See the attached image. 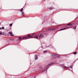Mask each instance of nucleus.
Segmentation results:
<instances>
[{"label": "nucleus", "instance_id": "f257e3e1", "mask_svg": "<svg viewBox=\"0 0 78 78\" xmlns=\"http://www.w3.org/2000/svg\"><path fill=\"white\" fill-rule=\"evenodd\" d=\"M44 36L43 34H41L40 35L39 37V38L41 39V38H43L44 37Z\"/></svg>", "mask_w": 78, "mask_h": 78}, {"label": "nucleus", "instance_id": "f03ea898", "mask_svg": "<svg viewBox=\"0 0 78 78\" xmlns=\"http://www.w3.org/2000/svg\"><path fill=\"white\" fill-rule=\"evenodd\" d=\"M68 28H69V27H65V28L60 29V31H62V30H66V29H67Z\"/></svg>", "mask_w": 78, "mask_h": 78}, {"label": "nucleus", "instance_id": "7ed1b4c3", "mask_svg": "<svg viewBox=\"0 0 78 78\" xmlns=\"http://www.w3.org/2000/svg\"><path fill=\"white\" fill-rule=\"evenodd\" d=\"M52 56H53V57H54V58H56V56H57V55L55 54H53Z\"/></svg>", "mask_w": 78, "mask_h": 78}, {"label": "nucleus", "instance_id": "20e7f679", "mask_svg": "<svg viewBox=\"0 0 78 78\" xmlns=\"http://www.w3.org/2000/svg\"><path fill=\"white\" fill-rule=\"evenodd\" d=\"M9 34H10V36H14V35H12V33L11 32H9Z\"/></svg>", "mask_w": 78, "mask_h": 78}, {"label": "nucleus", "instance_id": "39448f33", "mask_svg": "<svg viewBox=\"0 0 78 78\" xmlns=\"http://www.w3.org/2000/svg\"><path fill=\"white\" fill-rule=\"evenodd\" d=\"M37 59H38L37 55H36L35 56V60H37Z\"/></svg>", "mask_w": 78, "mask_h": 78}, {"label": "nucleus", "instance_id": "423d86ee", "mask_svg": "<svg viewBox=\"0 0 78 78\" xmlns=\"http://www.w3.org/2000/svg\"><path fill=\"white\" fill-rule=\"evenodd\" d=\"M62 68H63L64 69H69V68L67 67H66V66H62Z\"/></svg>", "mask_w": 78, "mask_h": 78}, {"label": "nucleus", "instance_id": "0eeeda50", "mask_svg": "<svg viewBox=\"0 0 78 78\" xmlns=\"http://www.w3.org/2000/svg\"><path fill=\"white\" fill-rule=\"evenodd\" d=\"M50 30H55L54 28L53 29H48L47 30V31H50Z\"/></svg>", "mask_w": 78, "mask_h": 78}, {"label": "nucleus", "instance_id": "6e6552de", "mask_svg": "<svg viewBox=\"0 0 78 78\" xmlns=\"http://www.w3.org/2000/svg\"><path fill=\"white\" fill-rule=\"evenodd\" d=\"M67 25L69 26H69H71V25H72V24L70 23Z\"/></svg>", "mask_w": 78, "mask_h": 78}, {"label": "nucleus", "instance_id": "1a4fd4ad", "mask_svg": "<svg viewBox=\"0 0 78 78\" xmlns=\"http://www.w3.org/2000/svg\"><path fill=\"white\" fill-rule=\"evenodd\" d=\"M23 10V8H22L20 10V12H22Z\"/></svg>", "mask_w": 78, "mask_h": 78}, {"label": "nucleus", "instance_id": "9d476101", "mask_svg": "<svg viewBox=\"0 0 78 78\" xmlns=\"http://www.w3.org/2000/svg\"><path fill=\"white\" fill-rule=\"evenodd\" d=\"M76 26L74 27H73V29H74V30H75L76 29Z\"/></svg>", "mask_w": 78, "mask_h": 78}, {"label": "nucleus", "instance_id": "9b49d317", "mask_svg": "<svg viewBox=\"0 0 78 78\" xmlns=\"http://www.w3.org/2000/svg\"><path fill=\"white\" fill-rule=\"evenodd\" d=\"M27 38L30 37V35H29L27 36L26 37Z\"/></svg>", "mask_w": 78, "mask_h": 78}, {"label": "nucleus", "instance_id": "f8f14e48", "mask_svg": "<svg viewBox=\"0 0 78 78\" xmlns=\"http://www.w3.org/2000/svg\"><path fill=\"white\" fill-rule=\"evenodd\" d=\"M39 69H42V66H40Z\"/></svg>", "mask_w": 78, "mask_h": 78}, {"label": "nucleus", "instance_id": "ddd939ff", "mask_svg": "<svg viewBox=\"0 0 78 78\" xmlns=\"http://www.w3.org/2000/svg\"><path fill=\"white\" fill-rule=\"evenodd\" d=\"M38 37H39V36H36L35 37V38L36 39H37V38H38Z\"/></svg>", "mask_w": 78, "mask_h": 78}, {"label": "nucleus", "instance_id": "4468645a", "mask_svg": "<svg viewBox=\"0 0 78 78\" xmlns=\"http://www.w3.org/2000/svg\"><path fill=\"white\" fill-rule=\"evenodd\" d=\"M49 9H53V7H50L49 8Z\"/></svg>", "mask_w": 78, "mask_h": 78}, {"label": "nucleus", "instance_id": "2eb2a0df", "mask_svg": "<svg viewBox=\"0 0 78 78\" xmlns=\"http://www.w3.org/2000/svg\"><path fill=\"white\" fill-rule=\"evenodd\" d=\"M59 56H60V55H57V56H56V57H57V58H59Z\"/></svg>", "mask_w": 78, "mask_h": 78}, {"label": "nucleus", "instance_id": "dca6fc26", "mask_svg": "<svg viewBox=\"0 0 78 78\" xmlns=\"http://www.w3.org/2000/svg\"><path fill=\"white\" fill-rule=\"evenodd\" d=\"M19 40H21L22 39V37H19Z\"/></svg>", "mask_w": 78, "mask_h": 78}, {"label": "nucleus", "instance_id": "f3484780", "mask_svg": "<svg viewBox=\"0 0 78 78\" xmlns=\"http://www.w3.org/2000/svg\"><path fill=\"white\" fill-rule=\"evenodd\" d=\"M27 38V37H23V38H22V39H26V38Z\"/></svg>", "mask_w": 78, "mask_h": 78}, {"label": "nucleus", "instance_id": "a211bd4d", "mask_svg": "<svg viewBox=\"0 0 78 78\" xmlns=\"http://www.w3.org/2000/svg\"><path fill=\"white\" fill-rule=\"evenodd\" d=\"M1 29H2V30H4L5 29V27H2Z\"/></svg>", "mask_w": 78, "mask_h": 78}, {"label": "nucleus", "instance_id": "6ab92c4d", "mask_svg": "<svg viewBox=\"0 0 78 78\" xmlns=\"http://www.w3.org/2000/svg\"><path fill=\"white\" fill-rule=\"evenodd\" d=\"M53 63H51V64H48V65H47V67L48 66H50V65H51V64H52Z\"/></svg>", "mask_w": 78, "mask_h": 78}, {"label": "nucleus", "instance_id": "aec40b11", "mask_svg": "<svg viewBox=\"0 0 78 78\" xmlns=\"http://www.w3.org/2000/svg\"><path fill=\"white\" fill-rule=\"evenodd\" d=\"M77 53V52H75L73 53V54H74V55H76Z\"/></svg>", "mask_w": 78, "mask_h": 78}, {"label": "nucleus", "instance_id": "412c9836", "mask_svg": "<svg viewBox=\"0 0 78 78\" xmlns=\"http://www.w3.org/2000/svg\"><path fill=\"white\" fill-rule=\"evenodd\" d=\"M12 24L11 23L9 25V26H10V27H11V26H12Z\"/></svg>", "mask_w": 78, "mask_h": 78}, {"label": "nucleus", "instance_id": "4be33fe9", "mask_svg": "<svg viewBox=\"0 0 78 78\" xmlns=\"http://www.w3.org/2000/svg\"><path fill=\"white\" fill-rule=\"evenodd\" d=\"M47 52V51H44V53H46V52Z\"/></svg>", "mask_w": 78, "mask_h": 78}, {"label": "nucleus", "instance_id": "5701e85b", "mask_svg": "<svg viewBox=\"0 0 78 78\" xmlns=\"http://www.w3.org/2000/svg\"><path fill=\"white\" fill-rule=\"evenodd\" d=\"M5 34L4 33L2 32V35H5Z\"/></svg>", "mask_w": 78, "mask_h": 78}, {"label": "nucleus", "instance_id": "b1692460", "mask_svg": "<svg viewBox=\"0 0 78 78\" xmlns=\"http://www.w3.org/2000/svg\"><path fill=\"white\" fill-rule=\"evenodd\" d=\"M33 34H32V35H30V37H33Z\"/></svg>", "mask_w": 78, "mask_h": 78}, {"label": "nucleus", "instance_id": "393cba45", "mask_svg": "<svg viewBox=\"0 0 78 78\" xmlns=\"http://www.w3.org/2000/svg\"><path fill=\"white\" fill-rule=\"evenodd\" d=\"M0 35H2V32L0 33Z\"/></svg>", "mask_w": 78, "mask_h": 78}, {"label": "nucleus", "instance_id": "a878e982", "mask_svg": "<svg viewBox=\"0 0 78 78\" xmlns=\"http://www.w3.org/2000/svg\"><path fill=\"white\" fill-rule=\"evenodd\" d=\"M73 67V66H70V68H72Z\"/></svg>", "mask_w": 78, "mask_h": 78}, {"label": "nucleus", "instance_id": "bb28decb", "mask_svg": "<svg viewBox=\"0 0 78 78\" xmlns=\"http://www.w3.org/2000/svg\"><path fill=\"white\" fill-rule=\"evenodd\" d=\"M10 40H12V41H14V39H10Z\"/></svg>", "mask_w": 78, "mask_h": 78}, {"label": "nucleus", "instance_id": "cd10ccee", "mask_svg": "<svg viewBox=\"0 0 78 78\" xmlns=\"http://www.w3.org/2000/svg\"><path fill=\"white\" fill-rule=\"evenodd\" d=\"M22 14H23L24 13H23V12H22Z\"/></svg>", "mask_w": 78, "mask_h": 78}, {"label": "nucleus", "instance_id": "c85d7f7f", "mask_svg": "<svg viewBox=\"0 0 78 78\" xmlns=\"http://www.w3.org/2000/svg\"><path fill=\"white\" fill-rule=\"evenodd\" d=\"M45 34V35H46V34Z\"/></svg>", "mask_w": 78, "mask_h": 78}, {"label": "nucleus", "instance_id": "c756f323", "mask_svg": "<svg viewBox=\"0 0 78 78\" xmlns=\"http://www.w3.org/2000/svg\"><path fill=\"white\" fill-rule=\"evenodd\" d=\"M0 30H1V28L0 27Z\"/></svg>", "mask_w": 78, "mask_h": 78}]
</instances>
